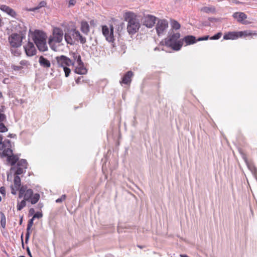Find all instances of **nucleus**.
I'll list each match as a JSON object with an SVG mask.
<instances>
[{"label":"nucleus","instance_id":"obj_1","mask_svg":"<svg viewBox=\"0 0 257 257\" xmlns=\"http://www.w3.org/2000/svg\"><path fill=\"white\" fill-rule=\"evenodd\" d=\"M23 28L19 31V33H14L9 36L8 41L10 45V51L15 56H19L21 51L19 48L22 46V41L26 37L27 28L23 25Z\"/></svg>","mask_w":257,"mask_h":257},{"label":"nucleus","instance_id":"obj_2","mask_svg":"<svg viewBox=\"0 0 257 257\" xmlns=\"http://www.w3.org/2000/svg\"><path fill=\"white\" fill-rule=\"evenodd\" d=\"M3 137L0 134V150L2 152H0V156L3 159L5 157L7 158V161H26V159H21L19 160V156L18 155H14L11 149V142L9 140H5L2 141Z\"/></svg>","mask_w":257,"mask_h":257},{"label":"nucleus","instance_id":"obj_3","mask_svg":"<svg viewBox=\"0 0 257 257\" xmlns=\"http://www.w3.org/2000/svg\"><path fill=\"white\" fill-rule=\"evenodd\" d=\"M124 19L127 22V31L130 35H134L139 30L141 24L136 14L127 12L124 15Z\"/></svg>","mask_w":257,"mask_h":257},{"label":"nucleus","instance_id":"obj_4","mask_svg":"<svg viewBox=\"0 0 257 257\" xmlns=\"http://www.w3.org/2000/svg\"><path fill=\"white\" fill-rule=\"evenodd\" d=\"M27 200V201L30 202L32 204L37 203L40 198V195L39 193L34 194L32 189L28 188L27 185H22L19 192V198Z\"/></svg>","mask_w":257,"mask_h":257},{"label":"nucleus","instance_id":"obj_5","mask_svg":"<svg viewBox=\"0 0 257 257\" xmlns=\"http://www.w3.org/2000/svg\"><path fill=\"white\" fill-rule=\"evenodd\" d=\"M32 39L40 51L45 52L47 51L48 47L46 44V35L43 31L36 30L32 37Z\"/></svg>","mask_w":257,"mask_h":257},{"label":"nucleus","instance_id":"obj_6","mask_svg":"<svg viewBox=\"0 0 257 257\" xmlns=\"http://www.w3.org/2000/svg\"><path fill=\"white\" fill-rule=\"evenodd\" d=\"M180 37L179 33H176L171 34L165 40V45L167 47L171 48L175 51H178L182 47L183 43L182 39L178 40Z\"/></svg>","mask_w":257,"mask_h":257},{"label":"nucleus","instance_id":"obj_7","mask_svg":"<svg viewBox=\"0 0 257 257\" xmlns=\"http://www.w3.org/2000/svg\"><path fill=\"white\" fill-rule=\"evenodd\" d=\"M8 164L11 166V170H15L18 176L24 173L28 166L27 162H8Z\"/></svg>","mask_w":257,"mask_h":257},{"label":"nucleus","instance_id":"obj_8","mask_svg":"<svg viewBox=\"0 0 257 257\" xmlns=\"http://www.w3.org/2000/svg\"><path fill=\"white\" fill-rule=\"evenodd\" d=\"M56 60L58 66L63 68L74 65V62L72 60L64 55L56 57Z\"/></svg>","mask_w":257,"mask_h":257},{"label":"nucleus","instance_id":"obj_9","mask_svg":"<svg viewBox=\"0 0 257 257\" xmlns=\"http://www.w3.org/2000/svg\"><path fill=\"white\" fill-rule=\"evenodd\" d=\"M53 38H50L49 39V43H51L52 41L57 43H60L62 42L63 37V32L62 29L59 28H55L53 31Z\"/></svg>","mask_w":257,"mask_h":257},{"label":"nucleus","instance_id":"obj_10","mask_svg":"<svg viewBox=\"0 0 257 257\" xmlns=\"http://www.w3.org/2000/svg\"><path fill=\"white\" fill-rule=\"evenodd\" d=\"M102 32L108 42H113L114 38L113 36V27L112 25L110 26V28L106 25L102 26Z\"/></svg>","mask_w":257,"mask_h":257},{"label":"nucleus","instance_id":"obj_11","mask_svg":"<svg viewBox=\"0 0 257 257\" xmlns=\"http://www.w3.org/2000/svg\"><path fill=\"white\" fill-rule=\"evenodd\" d=\"M78 30L75 29L68 30L65 33L64 38L66 43L70 45H73L75 41V36Z\"/></svg>","mask_w":257,"mask_h":257},{"label":"nucleus","instance_id":"obj_12","mask_svg":"<svg viewBox=\"0 0 257 257\" xmlns=\"http://www.w3.org/2000/svg\"><path fill=\"white\" fill-rule=\"evenodd\" d=\"M24 49L26 54L28 57H32L36 55L37 51L33 42L28 41V42L24 45Z\"/></svg>","mask_w":257,"mask_h":257},{"label":"nucleus","instance_id":"obj_13","mask_svg":"<svg viewBox=\"0 0 257 257\" xmlns=\"http://www.w3.org/2000/svg\"><path fill=\"white\" fill-rule=\"evenodd\" d=\"M168 27V23L166 20H159L156 27V31L158 36H161L163 34Z\"/></svg>","mask_w":257,"mask_h":257},{"label":"nucleus","instance_id":"obj_14","mask_svg":"<svg viewBox=\"0 0 257 257\" xmlns=\"http://www.w3.org/2000/svg\"><path fill=\"white\" fill-rule=\"evenodd\" d=\"M22 186L20 177L18 175L15 176L14 179V185L11 186L12 194L16 195L18 191L20 192Z\"/></svg>","mask_w":257,"mask_h":257},{"label":"nucleus","instance_id":"obj_15","mask_svg":"<svg viewBox=\"0 0 257 257\" xmlns=\"http://www.w3.org/2000/svg\"><path fill=\"white\" fill-rule=\"evenodd\" d=\"M156 20V17L148 15L145 16L143 19V24L148 28H152L155 24Z\"/></svg>","mask_w":257,"mask_h":257},{"label":"nucleus","instance_id":"obj_16","mask_svg":"<svg viewBox=\"0 0 257 257\" xmlns=\"http://www.w3.org/2000/svg\"><path fill=\"white\" fill-rule=\"evenodd\" d=\"M133 76L134 73L132 71H127L122 77L121 80H120V84L121 85L123 84L130 85L131 83Z\"/></svg>","mask_w":257,"mask_h":257},{"label":"nucleus","instance_id":"obj_17","mask_svg":"<svg viewBox=\"0 0 257 257\" xmlns=\"http://www.w3.org/2000/svg\"><path fill=\"white\" fill-rule=\"evenodd\" d=\"M0 10L13 18H16L17 15L13 9L5 5L0 6Z\"/></svg>","mask_w":257,"mask_h":257},{"label":"nucleus","instance_id":"obj_18","mask_svg":"<svg viewBox=\"0 0 257 257\" xmlns=\"http://www.w3.org/2000/svg\"><path fill=\"white\" fill-rule=\"evenodd\" d=\"M182 43L185 42L186 45H190L193 44H195L196 42H197V39H196V37L192 35H187L185 36L182 39Z\"/></svg>","mask_w":257,"mask_h":257},{"label":"nucleus","instance_id":"obj_19","mask_svg":"<svg viewBox=\"0 0 257 257\" xmlns=\"http://www.w3.org/2000/svg\"><path fill=\"white\" fill-rule=\"evenodd\" d=\"M232 17L234 19H237L238 22L243 24H246L243 22V21L247 18V15L245 13L243 12H236L233 14Z\"/></svg>","mask_w":257,"mask_h":257},{"label":"nucleus","instance_id":"obj_20","mask_svg":"<svg viewBox=\"0 0 257 257\" xmlns=\"http://www.w3.org/2000/svg\"><path fill=\"white\" fill-rule=\"evenodd\" d=\"M39 63L40 66L44 68L48 69L51 67V63L46 58L41 56L39 59Z\"/></svg>","mask_w":257,"mask_h":257},{"label":"nucleus","instance_id":"obj_21","mask_svg":"<svg viewBox=\"0 0 257 257\" xmlns=\"http://www.w3.org/2000/svg\"><path fill=\"white\" fill-rule=\"evenodd\" d=\"M238 38V32H230L223 36L224 40H235Z\"/></svg>","mask_w":257,"mask_h":257},{"label":"nucleus","instance_id":"obj_22","mask_svg":"<svg viewBox=\"0 0 257 257\" xmlns=\"http://www.w3.org/2000/svg\"><path fill=\"white\" fill-rule=\"evenodd\" d=\"M248 169L250 170L254 176L255 178L257 179V169L252 163V162H245Z\"/></svg>","mask_w":257,"mask_h":257},{"label":"nucleus","instance_id":"obj_23","mask_svg":"<svg viewBox=\"0 0 257 257\" xmlns=\"http://www.w3.org/2000/svg\"><path fill=\"white\" fill-rule=\"evenodd\" d=\"M81 31L85 34L87 35L89 32V26L87 22L82 21L81 23Z\"/></svg>","mask_w":257,"mask_h":257},{"label":"nucleus","instance_id":"obj_24","mask_svg":"<svg viewBox=\"0 0 257 257\" xmlns=\"http://www.w3.org/2000/svg\"><path fill=\"white\" fill-rule=\"evenodd\" d=\"M34 218H32V219H30L29 220L28 225H27V233L26 234V241L29 238L30 235V231L32 226L33 225V221H34Z\"/></svg>","mask_w":257,"mask_h":257},{"label":"nucleus","instance_id":"obj_25","mask_svg":"<svg viewBox=\"0 0 257 257\" xmlns=\"http://www.w3.org/2000/svg\"><path fill=\"white\" fill-rule=\"evenodd\" d=\"M201 11L207 14H214L215 12V8L213 6L204 7L201 8Z\"/></svg>","mask_w":257,"mask_h":257},{"label":"nucleus","instance_id":"obj_26","mask_svg":"<svg viewBox=\"0 0 257 257\" xmlns=\"http://www.w3.org/2000/svg\"><path fill=\"white\" fill-rule=\"evenodd\" d=\"M75 41H80V43L84 44L86 43V38L83 37L80 33V32L78 31L77 33H76V35L75 36Z\"/></svg>","mask_w":257,"mask_h":257},{"label":"nucleus","instance_id":"obj_27","mask_svg":"<svg viewBox=\"0 0 257 257\" xmlns=\"http://www.w3.org/2000/svg\"><path fill=\"white\" fill-rule=\"evenodd\" d=\"M26 201H27V200H25V199H23L21 201L18 202L17 203V210H21L24 207H25L26 206Z\"/></svg>","mask_w":257,"mask_h":257},{"label":"nucleus","instance_id":"obj_28","mask_svg":"<svg viewBox=\"0 0 257 257\" xmlns=\"http://www.w3.org/2000/svg\"><path fill=\"white\" fill-rule=\"evenodd\" d=\"M171 25L172 29L175 30H178L181 27L180 24L177 21L174 20H171Z\"/></svg>","mask_w":257,"mask_h":257},{"label":"nucleus","instance_id":"obj_29","mask_svg":"<svg viewBox=\"0 0 257 257\" xmlns=\"http://www.w3.org/2000/svg\"><path fill=\"white\" fill-rule=\"evenodd\" d=\"M238 35L239 37H245L247 36H250V31H244L238 32Z\"/></svg>","mask_w":257,"mask_h":257},{"label":"nucleus","instance_id":"obj_30","mask_svg":"<svg viewBox=\"0 0 257 257\" xmlns=\"http://www.w3.org/2000/svg\"><path fill=\"white\" fill-rule=\"evenodd\" d=\"M87 72L86 69L83 68V66H79L75 69V72L79 74H84Z\"/></svg>","mask_w":257,"mask_h":257},{"label":"nucleus","instance_id":"obj_31","mask_svg":"<svg viewBox=\"0 0 257 257\" xmlns=\"http://www.w3.org/2000/svg\"><path fill=\"white\" fill-rule=\"evenodd\" d=\"M46 5H47L46 2L45 1H42L39 3V4H38V6L37 7L33 8L31 11H35L40 8H41L42 7H45L46 6Z\"/></svg>","mask_w":257,"mask_h":257},{"label":"nucleus","instance_id":"obj_32","mask_svg":"<svg viewBox=\"0 0 257 257\" xmlns=\"http://www.w3.org/2000/svg\"><path fill=\"white\" fill-rule=\"evenodd\" d=\"M1 224L3 228H5L6 225V219L4 213L1 215Z\"/></svg>","mask_w":257,"mask_h":257},{"label":"nucleus","instance_id":"obj_33","mask_svg":"<svg viewBox=\"0 0 257 257\" xmlns=\"http://www.w3.org/2000/svg\"><path fill=\"white\" fill-rule=\"evenodd\" d=\"M7 131V127L5 125V124L3 123L0 122V132L4 133Z\"/></svg>","mask_w":257,"mask_h":257},{"label":"nucleus","instance_id":"obj_34","mask_svg":"<svg viewBox=\"0 0 257 257\" xmlns=\"http://www.w3.org/2000/svg\"><path fill=\"white\" fill-rule=\"evenodd\" d=\"M222 35V33L220 32L217 33L216 34L214 35L213 36L210 38V40H218L219 39Z\"/></svg>","mask_w":257,"mask_h":257},{"label":"nucleus","instance_id":"obj_35","mask_svg":"<svg viewBox=\"0 0 257 257\" xmlns=\"http://www.w3.org/2000/svg\"><path fill=\"white\" fill-rule=\"evenodd\" d=\"M79 66H83V63L81 60L80 55L77 56V59L75 60Z\"/></svg>","mask_w":257,"mask_h":257},{"label":"nucleus","instance_id":"obj_36","mask_svg":"<svg viewBox=\"0 0 257 257\" xmlns=\"http://www.w3.org/2000/svg\"><path fill=\"white\" fill-rule=\"evenodd\" d=\"M64 71L65 72V75L66 77H68L69 76V74L70 73L71 70L68 67H64L63 68Z\"/></svg>","mask_w":257,"mask_h":257},{"label":"nucleus","instance_id":"obj_37","mask_svg":"<svg viewBox=\"0 0 257 257\" xmlns=\"http://www.w3.org/2000/svg\"><path fill=\"white\" fill-rule=\"evenodd\" d=\"M11 68L15 71H19L23 69V66L13 65H12Z\"/></svg>","mask_w":257,"mask_h":257},{"label":"nucleus","instance_id":"obj_38","mask_svg":"<svg viewBox=\"0 0 257 257\" xmlns=\"http://www.w3.org/2000/svg\"><path fill=\"white\" fill-rule=\"evenodd\" d=\"M66 195H63L61 196V197L60 198L57 199L56 200V202L57 203H61L63 201L65 200L66 199Z\"/></svg>","mask_w":257,"mask_h":257},{"label":"nucleus","instance_id":"obj_39","mask_svg":"<svg viewBox=\"0 0 257 257\" xmlns=\"http://www.w3.org/2000/svg\"><path fill=\"white\" fill-rule=\"evenodd\" d=\"M210 39L209 36H205L204 37H199L197 39V41H204V40H207L208 39Z\"/></svg>","mask_w":257,"mask_h":257},{"label":"nucleus","instance_id":"obj_40","mask_svg":"<svg viewBox=\"0 0 257 257\" xmlns=\"http://www.w3.org/2000/svg\"><path fill=\"white\" fill-rule=\"evenodd\" d=\"M6 119V116L5 114L0 113V122H2Z\"/></svg>","mask_w":257,"mask_h":257},{"label":"nucleus","instance_id":"obj_41","mask_svg":"<svg viewBox=\"0 0 257 257\" xmlns=\"http://www.w3.org/2000/svg\"><path fill=\"white\" fill-rule=\"evenodd\" d=\"M42 214L41 213L37 212L34 215L33 218L34 219L35 218H40L42 217Z\"/></svg>","mask_w":257,"mask_h":257},{"label":"nucleus","instance_id":"obj_42","mask_svg":"<svg viewBox=\"0 0 257 257\" xmlns=\"http://www.w3.org/2000/svg\"><path fill=\"white\" fill-rule=\"evenodd\" d=\"M69 7L73 6L76 3V0H68Z\"/></svg>","mask_w":257,"mask_h":257},{"label":"nucleus","instance_id":"obj_43","mask_svg":"<svg viewBox=\"0 0 257 257\" xmlns=\"http://www.w3.org/2000/svg\"><path fill=\"white\" fill-rule=\"evenodd\" d=\"M0 192L4 196L6 195V189H5V188L4 187H1L0 188Z\"/></svg>","mask_w":257,"mask_h":257},{"label":"nucleus","instance_id":"obj_44","mask_svg":"<svg viewBox=\"0 0 257 257\" xmlns=\"http://www.w3.org/2000/svg\"><path fill=\"white\" fill-rule=\"evenodd\" d=\"M79 55H79L78 53H72V56H73V60H72L75 62V60L77 58V56H79Z\"/></svg>","mask_w":257,"mask_h":257},{"label":"nucleus","instance_id":"obj_45","mask_svg":"<svg viewBox=\"0 0 257 257\" xmlns=\"http://www.w3.org/2000/svg\"><path fill=\"white\" fill-rule=\"evenodd\" d=\"M28 62L26 60H22L20 61V64L22 66H26L27 65Z\"/></svg>","mask_w":257,"mask_h":257},{"label":"nucleus","instance_id":"obj_46","mask_svg":"<svg viewBox=\"0 0 257 257\" xmlns=\"http://www.w3.org/2000/svg\"><path fill=\"white\" fill-rule=\"evenodd\" d=\"M250 36L251 37H253V36H256L257 37V31H250Z\"/></svg>","mask_w":257,"mask_h":257},{"label":"nucleus","instance_id":"obj_47","mask_svg":"<svg viewBox=\"0 0 257 257\" xmlns=\"http://www.w3.org/2000/svg\"><path fill=\"white\" fill-rule=\"evenodd\" d=\"M15 136H16V135L14 134H9V135L8 136V137L10 138H14Z\"/></svg>","mask_w":257,"mask_h":257},{"label":"nucleus","instance_id":"obj_48","mask_svg":"<svg viewBox=\"0 0 257 257\" xmlns=\"http://www.w3.org/2000/svg\"><path fill=\"white\" fill-rule=\"evenodd\" d=\"M233 2L235 3V4H239L240 2L237 0H233Z\"/></svg>","mask_w":257,"mask_h":257},{"label":"nucleus","instance_id":"obj_49","mask_svg":"<svg viewBox=\"0 0 257 257\" xmlns=\"http://www.w3.org/2000/svg\"><path fill=\"white\" fill-rule=\"evenodd\" d=\"M159 48L158 47H156L155 49H154V50L155 51H157V50H159Z\"/></svg>","mask_w":257,"mask_h":257},{"label":"nucleus","instance_id":"obj_50","mask_svg":"<svg viewBox=\"0 0 257 257\" xmlns=\"http://www.w3.org/2000/svg\"><path fill=\"white\" fill-rule=\"evenodd\" d=\"M22 221H23V218L22 217L21 220H20V224H21Z\"/></svg>","mask_w":257,"mask_h":257},{"label":"nucleus","instance_id":"obj_51","mask_svg":"<svg viewBox=\"0 0 257 257\" xmlns=\"http://www.w3.org/2000/svg\"><path fill=\"white\" fill-rule=\"evenodd\" d=\"M2 97H3L2 93V92H0V98H2Z\"/></svg>","mask_w":257,"mask_h":257},{"label":"nucleus","instance_id":"obj_52","mask_svg":"<svg viewBox=\"0 0 257 257\" xmlns=\"http://www.w3.org/2000/svg\"><path fill=\"white\" fill-rule=\"evenodd\" d=\"M138 247L140 248H143V246H142L141 245H138Z\"/></svg>","mask_w":257,"mask_h":257},{"label":"nucleus","instance_id":"obj_53","mask_svg":"<svg viewBox=\"0 0 257 257\" xmlns=\"http://www.w3.org/2000/svg\"><path fill=\"white\" fill-rule=\"evenodd\" d=\"M34 211V209H30V211Z\"/></svg>","mask_w":257,"mask_h":257},{"label":"nucleus","instance_id":"obj_54","mask_svg":"<svg viewBox=\"0 0 257 257\" xmlns=\"http://www.w3.org/2000/svg\"><path fill=\"white\" fill-rule=\"evenodd\" d=\"M2 201V198L0 196V202Z\"/></svg>","mask_w":257,"mask_h":257},{"label":"nucleus","instance_id":"obj_55","mask_svg":"<svg viewBox=\"0 0 257 257\" xmlns=\"http://www.w3.org/2000/svg\"><path fill=\"white\" fill-rule=\"evenodd\" d=\"M19 257H25V256H23V255H21V256H20Z\"/></svg>","mask_w":257,"mask_h":257}]
</instances>
